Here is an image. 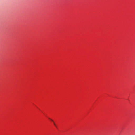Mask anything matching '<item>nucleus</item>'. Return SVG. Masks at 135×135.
Wrapping results in <instances>:
<instances>
[{"instance_id": "f257e3e1", "label": "nucleus", "mask_w": 135, "mask_h": 135, "mask_svg": "<svg viewBox=\"0 0 135 135\" xmlns=\"http://www.w3.org/2000/svg\"><path fill=\"white\" fill-rule=\"evenodd\" d=\"M49 119L52 122H53L54 123V126L56 127L57 128V126L56 125V124H55V123H54V121L53 120H52V119H50V118H49Z\"/></svg>"}]
</instances>
